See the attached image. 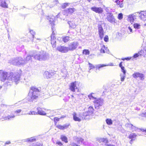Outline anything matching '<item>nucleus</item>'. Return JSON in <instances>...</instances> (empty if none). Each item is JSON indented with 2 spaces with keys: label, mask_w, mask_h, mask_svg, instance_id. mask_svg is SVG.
Segmentation results:
<instances>
[{
  "label": "nucleus",
  "mask_w": 146,
  "mask_h": 146,
  "mask_svg": "<svg viewBox=\"0 0 146 146\" xmlns=\"http://www.w3.org/2000/svg\"><path fill=\"white\" fill-rule=\"evenodd\" d=\"M40 90L35 86H32L31 87L28 96L30 98V101H33L37 100L40 95Z\"/></svg>",
  "instance_id": "1"
},
{
  "label": "nucleus",
  "mask_w": 146,
  "mask_h": 146,
  "mask_svg": "<svg viewBox=\"0 0 146 146\" xmlns=\"http://www.w3.org/2000/svg\"><path fill=\"white\" fill-rule=\"evenodd\" d=\"M50 24L52 26V33L51 36V43L52 44L53 48H55L56 47V38L54 37L55 33H54V21L53 19L52 20H50L49 21Z\"/></svg>",
  "instance_id": "2"
},
{
  "label": "nucleus",
  "mask_w": 146,
  "mask_h": 146,
  "mask_svg": "<svg viewBox=\"0 0 146 146\" xmlns=\"http://www.w3.org/2000/svg\"><path fill=\"white\" fill-rule=\"evenodd\" d=\"M80 83L77 81H74L70 83L69 86V89L70 90L73 92H74L75 91L76 89H78L79 90L78 88V87L79 86Z\"/></svg>",
  "instance_id": "3"
},
{
  "label": "nucleus",
  "mask_w": 146,
  "mask_h": 146,
  "mask_svg": "<svg viewBox=\"0 0 146 146\" xmlns=\"http://www.w3.org/2000/svg\"><path fill=\"white\" fill-rule=\"evenodd\" d=\"M94 109L93 108L92 106H90L88 109L87 111L84 113L83 114V117H82L83 119H88L86 117L87 116H90V115L92 114L94 112Z\"/></svg>",
  "instance_id": "4"
},
{
  "label": "nucleus",
  "mask_w": 146,
  "mask_h": 146,
  "mask_svg": "<svg viewBox=\"0 0 146 146\" xmlns=\"http://www.w3.org/2000/svg\"><path fill=\"white\" fill-rule=\"evenodd\" d=\"M8 73L0 70V79L1 81L4 82L7 79Z\"/></svg>",
  "instance_id": "5"
},
{
  "label": "nucleus",
  "mask_w": 146,
  "mask_h": 146,
  "mask_svg": "<svg viewBox=\"0 0 146 146\" xmlns=\"http://www.w3.org/2000/svg\"><path fill=\"white\" fill-rule=\"evenodd\" d=\"M98 28L99 36L100 39L102 40L104 38V31L102 25L99 24L98 25Z\"/></svg>",
  "instance_id": "6"
},
{
  "label": "nucleus",
  "mask_w": 146,
  "mask_h": 146,
  "mask_svg": "<svg viewBox=\"0 0 146 146\" xmlns=\"http://www.w3.org/2000/svg\"><path fill=\"white\" fill-rule=\"evenodd\" d=\"M78 45V43L77 42H73L71 43L68 47V51H72L76 49Z\"/></svg>",
  "instance_id": "7"
},
{
  "label": "nucleus",
  "mask_w": 146,
  "mask_h": 146,
  "mask_svg": "<svg viewBox=\"0 0 146 146\" xmlns=\"http://www.w3.org/2000/svg\"><path fill=\"white\" fill-rule=\"evenodd\" d=\"M138 135L139 136L141 135L137 134L136 135L135 133H131L129 135V137L130 140L129 141V143L131 144L133 143V142L136 139V137Z\"/></svg>",
  "instance_id": "8"
},
{
  "label": "nucleus",
  "mask_w": 146,
  "mask_h": 146,
  "mask_svg": "<svg viewBox=\"0 0 146 146\" xmlns=\"http://www.w3.org/2000/svg\"><path fill=\"white\" fill-rule=\"evenodd\" d=\"M95 108L99 107L102 106L103 104V100L101 98H99L94 101Z\"/></svg>",
  "instance_id": "9"
},
{
  "label": "nucleus",
  "mask_w": 146,
  "mask_h": 146,
  "mask_svg": "<svg viewBox=\"0 0 146 146\" xmlns=\"http://www.w3.org/2000/svg\"><path fill=\"white\" fill-rule=\"evenodd\" d=\"M91 9L96 13L101 14L103 12V9L101 7H93L91 8Z\"/></svg>",
  "instance_id": "10"
},
{
  "label": "nucleus",
  "mask_w": 146,
  "mask_h": 146,
  "mask_svg": "<svg viewBox=\"0 0 146 146\" xmlns=\"http://www.w3.org/2000/svg\"><path fill=\"white\" fill-rule=\"evenodd\" d=\"M133 77L135 78H139L141 80H143L144 79V75L139 72H136L134 73L133 74Z\"/></svg>",
  "instance_id": "11"
},
{
  "label": "nucleus",
  "mask_w": 146,
  "mask_h": 146,
  "mask_svg": "<svg viewBox=\"0 0 146 146\" xmlns=\"http://www.w3.org/2000/svg\"><path fill=\"white\" fill-rule=\"evenodd\" d=\"M57 49L62 53H66L68 51V48L64 46H60L57 47Z\"/></svg>",
  "instance_id": "12"
},
{
  "label": "nucleus",
  "mask_w": 146,
  "mask_h": 146,
  "mask_svg": "<svg viewBox=\"0 0 146 146\" xmlns=\"http://www.w3.org/2000/svg\"><path fill=\"white\" fill-rule=\"evenodd\" d=\"M54 73L52 70L46 71L44 73V76L47 78H51L54 75Z\"/></svg>",
  "instance_id": "13"
},
{
  "label": "nucleus",
  "mask_w": 146,
  "mask_h": 146,
  "mask_svg": "<svg viewBox=\"0 0 146 146\" xmlns=\"http://www.w3.org/2000/svg\"><path fill=\"white\" fill-rule=\"evenodd\" d=\"M107 20L110 23H115V19L113 15L111 13H109L107 17Z\"/></svg>",
  "instance_id": "14"
},
{
  "label": "nucleus",
  "mask_w": 146,
  "mask_h": 146,
  "mask_svg": "<svg viewBox=\"0 0 146 146\" xmlns=\"http://www.w3.org/2000/svg\"><path fill=\"white\" fill-rule=\"evenodd\" d=\"M135 15L136 13H135L128 15V20H129L131 24H132L135 19Z\"/></svg>",
  "instance_id": "15"
},
{
  "label": "nucleus",
  "mask_w": 146,
  "mask_h": 146,
  "mask_svg": "<svg viewBox=\"0 0 146 146\" xmlns=\"http://www.w3.org/2000/svg\"><path fill=\"white\" fill-rule=\"evenodd\" d=\"M6 1V0H0V6L4 8H8V5Z\"/></svg>",
  "instance_id": "16"
},
{
  "label": "nucleus",
  "mask_w": 146,
  "mask_h": 146,
  "mask_svg": "<svg viewBox=\"0 0 146 146\" xmlns=\"http://www.w3.org/2000/svg\"><path fill=\"white\" fill-rule=\"evenodd\" d=\"M37 113L38 114L40 115H46V113L45 111V109L44 108H37Z\"/></svg>",
  "instance_id": "17"
},
{
  "label": "nucleus",
  "mask_w": 146,
  "mask_h": 146,
  "mask_svg": "<svg viewBox=\"0 0 146 146\" xmlns=\"http://www.w3.org/2000/svg\"><path fill=\"white\" fill-rule=\"evenodd\" d=\"M140 15L139 16L141 20H146V11H142L139 13Z\"/></svg>",
  "instance_id": "18"
},
{
  "label": "nucleus",
  "mask_w": 146,
  "mask_h": 146,
  "mask_svg": "<svg viewBox=\"0 0 146 146\" xmlns=\"http://www.w3.org/2000/svg\"><path fill=\"white\" fill-rule=\"evenodd\" d=\"M128 128L130 131L133 132L135 131L137 129L139 130L140 129H139L135 126L133 125L131 123H128Z\"/></svg>",
  "instance_id": "19"
},
{
  "label": "nucleus",
  "mask_w": 146,
  "mask_h": 146,
  "mask_svg": "<svg viewBox=\"0 0 146 146\" xmlns=\"http://www.w3.org/2000/svg\"><path fill=\"white\" fill-rule=\"evenodd\" d=\"M70 124H65L64 125H58L56 126V127L58 128V129L60 130H63L66 129L69 126Z\"/></svg>",
  "instance_id": "20"
},
{
  "label": "nucleus",
  "mask_w": 146,
  "mask_h": 146,
  "mask_svg": "<svg viewBox=\"0 0 146 146\" xmlns=\"http://www.w3.org/2000/svg\"><path fill=\"white\" fill-rule=\"evenodd\" d=\"M72 115L73 119L74 121L78 122H80L81 121V119L78 116L76 113L75 112H74Z\"/></svg>",
  "instance_id": "21"
},
{
  "label": "nucleus",
  "mask_w": 146,
  "mask_h": 146,
  "mask_svg": "<svg viewBox=\"0 0 146 146\" xmlns=\"http://www.w3.org/2000/svg\"><path fill=\"white\" fill-rule=\"evenodd\" d=\"M109 65H106V64H100V65H97L96 66L95 68H96V72H97L98 70H100V68L102 67H104V66H108Z\"/></svg>",
  "instance_id": "22"
},
{
  "label": "nucleus",
  "mask_w": 146,
  "mask_h": 146,
  "mask_svg": "<svg viewBox=\"0 0 146 146\" xmlns=\"http://www.w3.org/2000/svg\"><path fill=\"white\" fill-rule=\"evenodd\" d=\"M20 75L19 74H18L13 77V79H12L13 80V81H14L17 83V82L20 80Z\"/></svg>",
  "instance_id": "23"
},
{
  "label": "nucleus",
  "mask_w": 146,
  "mask_h": 146,
  "mask_svg": "<svg viewBox=\"0 0 146 146\" xmlns=\"http://www.w3.org/2000/svg\"><path fill=\"white\" fill-rule=\"evenodd\" d=\"M123 0H116L115 2L117 3V5H119L120 8H122L123 6Z\"/></svg>",
  "instance_id": "24"
},
{
  "label": "nucleus",
  "mask_w": 146,
  "mask_h": 146,
  "mask_svg": "<svg viewBox=\"0 0 146 146\" xmlns=\"http://www.w3.org/2000/svg\"><path fill=\"white\" fill-rule=\"evenodd\" d=\"M75 141L78 144H80L83 142L84 139L81 137H77L76 138Z\"/></svg>",
  "instance_id": "25"
},
{
  "label": "nucleus",
  "mask_w": 146,
  "mask_h": 146,
  "mask_svg": "<svg viewBox=\"0 0 146 146\" xmlns=\"http://www.w3.org/2000/svg\"><path fill=\"white\" fill-rule=\"evenodd\" d=\"M60 139L62 141L64 142L65 143H67L68 142V138L65 136L61 135Z\"/></svg>",
  "instance_id": "26"
},
{
  "label": "nucleus",
  "mask_w": 146,
  "mask_h": 146,
  "mask_svg": "<svg viewBox=\"0 0 146 146\" xmlns=\"http://www.w3.org/2000/svg\"><path fill=\"white\" fill-rule=\"evenodd\" d=\"M139 56V55L138 53H135L134 55L132 57H128V60H135V58L138 57Z\"/></svg>",
  "instance_id": "27"
},
{
  "label": "nucleus",
  "mask_w": 146,
  "mask_h": 146,
  "mask_svg": "<svg viewBox=\"0 0 146 146\" xmlns=\"http://www.w3.org/2000/svg\"><path fill=\"white\" fill-rule=\"evenodd\" d=\"M68 24L70 27L71 28H74L76 27V25H75L74 22L73 21H69L68 22Z\"/></svg>",
  "instance_id": "28"
},
{
  "label": "nucleus",
  "mask_w": 146,
  "mask_h": 146,
  "mask_svg": "<svg viewBox=\"0 0 146 146\" xmlns=\"http://www.w3.org/2000/svg\"><path fill=\"white\" fill-rule=\"evenodd\" d=\"M99 141L100 143H107L108 141V139L106 138H102L100 139L99 140Z\"/></svg>",
  "instance_id": "29"
},
{
  "label": "nucleus",
  "mask_w": 146,
  "mask_h": 146,
  "mask_svg": "<svg viewBox=\"0 0 146 146\" xmlns=\"http://www.w3.org/2000/svg\"><path fill=\"white\" fill-rule=\"evenodd\" d=\"M36 56L37 58V60H44L45 58V56H42L41 55H36Z\"/></svg>",
  "instance_id": "30"
},
{
  "label": "nucleus",
  "mask_w": 146,
  "mask_h": 146,
  "mask_svg": "<svg viewBox=\"0 0 146 146\" xmlns=\"http://www.w3.org/2000/svg\"><path fill=\"white\" fill-rule=\"evenodd\" d=\"M122 62H120L119 64V66L121 68V71L123 72V74H125L126 73V71L124 69V67L122 66Z\"/></svg>",
  "instance_id": "31"
},
{
  "label": "nucleus",
  "mask_w": 146,
  "mask_h": 146,
  "mask_svg": "<svg viewBox=\"0 0 146 146\" xmlns=\"http://www.w3.org/2000/svg\"><path fill=\"white\" fill-rule=\"evenodd\" d=\"M75 11L74 8H69L67 9V12L68 14H71L73 13Z\"/></svg>",
  "instance_id": "32"
},
{
  "label": "nucleus",
  "mask_w": 146,
  "mask_h": 146,
  "mask_svg": "<svg viewBox=\"0 0 146 146\" xmlns=\"http://www.w3.org/2000/svg\"><path fill=\"white\" fill-rule=\"evenodd\" d=\"M15 115H8L7 116L5 117V120H9L12 118H14L15 117Z\"/></svg>",
  "instance_id": "33"
},
{
  "label": "nucleus",
  "mask_w": 146,
  "mask_h": 146,
  "mask_svg": "<svg viewBox=\"0 0 146 146\" xmlns=\"http://www.w3.org/2000/svg\"><path fill=\"white\" fill-rule=\"evenodd\" d=\"M106 123L108 125H110L112 124L113 122L112 120L110 119H107L106 120Z\"/></svg>",
  "instance_id": "34"
},
{
  "label": "nucleus",
  "mask_w": 146,
  "mask_h": 146,
  "mask_svg": "<svg viewBox=\"0 0 146 146\" xmlns=\"http://www.w3.org/2000/svg\"><path fill=\"white\" fill-rule=\"evenodd\" d=\"M70 40V37L68 36H66L63 38V40L64 42H67Z\"/></svg>",
  "instance_id": "35"
},
{
  "label": "nucleus",
  "mask_w": 146,
  "mask_h": 146,
  "mask_svg": "<svg viewBox=\"0 0 146 146\" xmlns=\"http://www.w3.org/2000/svg\"><path fill=\"white\" fill-rule=\"evenodd\" d=\"M106 48H107L105 47V45H103L100 49V52L102 53H105V50Z\"/></svg>",
  "instance_id": "36"
},
{
  "label": "nucleus",
  "mask_w": 146,
  "mask_h": 146,
  "mask_svg": "<svg viewBox=\"0 0 146 146\" xmlns=\"http://www.w3.org/2000/svg\"><path fill=\"white\" fill-rule=\"evenodd\" d=\"M133 27L135 29H138L140 28V25L139 24L135 23L133 24Z\"/></svg>",
  "instance_id": "37"
},
{
  "label": "nucleus",
  "mask_w": 146,
  "mask_h": 146,
  "mask_svg": "<svg viewBox=\"0 0 146 146\" xmlns=\"http://www.w3.org/2000/svg\"><path fill=\"white\" fill-rule=\"evenodd\" d=\"M83 54L86 55H88L90 54V51L88 50L84 49L83 51Z\"/></svg>",
  "instance_id": "38"
},
{
  "label": "nucleus",
  "mask_w": 146,
  "mask_h": 146,
  "mask_svg": "<svg viewBox=\"0 0 146 146\" xmlns=\"http://www.w3.org/2000/svg\"><path fill=\"white\" fill-rule=\"evenodd\" d=\"M36 141V139L35 138H31L28 139L27 140V141L28 143H31L35 141Z\"/></svg>",
  "instance_id": "39"
},
{
  "label": "nucleus",
  "mask_w": 146,
  "mask_h": 146,
  "mask_svg": "<svg viewBox=\"0 0 146 146\" xmlns=\"http://www.w3.org/2000/svg\"><path fill=\"white\" fill-rule=\"evenodd\" d=\"M60 119V118L57 117H55L54 118L53 120L55 125L57 124V122L59 121Z\"/></svg>",
  "instance_id": "40"
},
{
  "label": "nucleus",
  "mask_w": 146,
  "mask_h": 146,
  "mask_svg": "<svg viewBox=\"0 0 146 146\" xmlns=\"http://www.w3.org/2000/svg\"><path fill=\"white\" fill-rule=\"evenodd\" d=\"M88 64L89 65V68H90V70L93 69L95 67L92 64L90 63H88Z\"/></svg>",
  "instance_id": "41"
},
{
  "label": "nucleus",
  "mask_w": 146,
  "mask_h": 146,
  "mask_svg": "<svg viewBox=\"0 0 146 146\" xmlns=\"http://www.w3.org/2000/svg\"><path fill=\"white\" fill-rule=\"evenodd\" d=\"M104 41L105 42H108L109 41V37L107 35L105 36V37L104 38Z\"/></svg>",
  "instance_id": "42"
},
{
  "label": "nucleus",
  "mask_w": 146,
  "mask_h": 146,
  "mask_svg": "<svg viewBox=\"0 0 146 146\" xmlns=\"http://www.w3.org/2000/svg\"><path fill=\"white\" fill-rule=\"evenodd\" d=\"M88 97L90 100H94L96 99V98L92 96V94H91L88 96Z\"/></svg>",
  "instance_id": "43"
},
{
  "label": "nucleus",
  "mask_w": 146,
  "mask_h": 146,
  "mask_svg": "<svg viewBox=\"0 0 146 146\" xmlns=\"http://www.w3.org/2000/svg\"><path fill=\"white\" fill-rule=\"evenodd\" d=\"M56 144L57 145V146H62L63 145V143L60 141H57L56 142Z\"/></svg>",
  "instance_id": "44"
},
{
  "label": "nucleus",
  "mask_w": 146,
  "mask_h": 146,
  "mask_svg": "<svg viewBox=\"0 0 146 146\" xmlns=\"http://www.w3.org/2000/svg\"><path fill=\"white\" fill-rule=\"evenodd\" d=\"M118 19L119 20H121L123 18V15L122 13H119L117 16Z\"/></svg>",
  "instance_id": "45"
},
{
  "label": "nucleus",
  "mask_w": 146,
  "mask_h": 146,
  "mask_svg": "<svg viewBox=\"0 0 146 146\" xmlns=\"http://www.w3.org/2000/svg\"><path fill=\"white\" fill-rule=\"evenodd\" d=\"M32 56L29 55L27 56L26 58V60L27 61H29L30 60H31Z\"/></svg>",
  "instance_id": "46"
},
{
  "label": "nucleus",
  "mask_w": 146,
  "mask_h": 146,
  "mask_svg": "<svg viewBox=\"0 0 146 146\" xmlns=\"http://www.w3.org/2000/svg\"><path fill=\"white\" fill-rule=\"evenodd\" d=\"M68 3H64L62 6V8L63 9H64L68 5Z\"/></svg>",
  "instance_id": "47"
},
{
  "label": "nucleus",
  "mask_w": 146,
  "mask_h": 146,
  "mask_svg": "<svg viewBox=\"0 0 146 146\" xmlns=\"http://www.w3.org/2000/svg\"><path fill=\"white\" fill-rule=\"evenodd\" d=\"M143 53H144V51L143 50H141L138 53L139 54V55L141 56Z\"/></svg>",
  "instance_id": "48"
},
{
  "label": "nucleus",
  "mask_w": 146,
  "mask_h": 146,
  "mask_svg": "<svg viewBox=\"0 0 146 146\" xmlns=\"http://www.w3.org/2000/svg\"><path fill=\"white\" fill-rule=\"evenodd\" d=\"M21 111V110L20 109L17 110H16L15 112L16 113H20Z\"/></svg>",
  "instance_id": "49"
},
{
  "label": "nucleus",
  "mask_w": 146,
  "mask_h": 146,
  "mask_svg": "<svg viewBox=\"0 0 146 146\" xmlns=\"http://www.w3.org/2000/svg\"><path fill=\"white\" fill-rule=\"evenodd\" d=\"M36 113V112L33 111H30L29 113V114H35Z\"/></svg>",
  "instance_id": "50"
},
{
  "label": "nucleus",
  "mask_w": 146,
  "mask_h": 146,
  "mask_svg": "<svg viewBox=\"0 0 146 146\" xmlns=\"http://www.w3.org/2000/svg\"><path fill=\"white\" fill-rule=\"evenodd\" d=\"M142 116L146 117V112L145 113H143L141 114Z\"/></svg>",
  "instance_id": "51"
},
{
  "label": "nucleus",
  "mask_w": 146,
  "mask_h": 146,
  "mask_svg": "<svg viewBox=\"0 0 146 146\" xmlns=\"http://www.w3.org/2000/svg\"><path fill=\"white\" fill-rule=\"evenodd\" d=\"M139 130H140V131H142V132H145L146 133V129H139Z\"/></svg>",
  "instance_id": "52"
},
{
  "label": "nucleus",
  "mask_w": 146,
  "mask_h": 146,
  "mask_svg": "<svg viewBox=\"0 0 146 146\" xmlns=\"http://www.w3.org/2000/svg\"><path fill=\"white\" fill-rule=\"evenodd\" d=\"M125 78V76H123L121 78V80L122 81H123Z\"/></svg>",
  "instance_id": "53"
},
{
  "label": "nucleus",
  "mask_w": 146,
  "mask_h": 146,
  "mask_svg": "<svg viewBox=\"0 0 146 146\" xmlns=\"http://www.w3.org/2000/svg\"><path fill=\"white\" fill-rule=\"evenodd\" d=\"M128 29L129 30V31L131 32H132V29L130 27H128Z\"/></svg>",
  "instance_id": "54"
},
{
  "label": "nucleus",
  "mask_w": 146,
  "mask_h": 146,
  "mask_svg": "<svg viewBox=\"0 0 146 146\" xmlns=\"http://www.w3.org/2000/svg\"><path fill=\"white\" fill-rule=\"evenodd\" d=\"M10 143V141L6 142L5 143V144H9Z\"/></svg>",
  "instance_id": "55"
},
{
  "label": "nucleus",
  "mask_w": 146,
  "mask_h": 146,
  "mask_svg": "<svg viewBox=\"0 0 146 146\" xmlns=\"http://www.w3.org/2000/svg\"><path fill=\"white\" fill-rule=\"evenodd\" d=\"M135 110H140V109L139 108H138L137 107H136L135 108Z\"/></svg>",
  "instance_id": "56"
},
{
  "label": "nucleus",
  "mask_w": 146,
  "mask_h": 146,
  "mask_svg": "<svg viewBox=\"0 0 146 146\" xmlns=\"http://www.w3.org/2000/svg\"><path fill=\"white\" fill-rule=\"evenodd\" d=\"M108 65H109L108 66H113V63H111L110 64V65H109V64H108Z\"/></svg>",
  "instance_id": "57"
},
{
  "label": "nucleus",
  "mask_w": 146,
  "mask_h": 146,
  "mask_svg": "<svg viewBox=\"0 0 146 146\" xmlns=\"http://www.w3.org/2000/svg\"><path fill=\"white\" fill-rule=\"evenodd\" d=\"M144 50L146 52V46L144 48Z\"/></svg>",
  "instance_id": "58"
},
{
  "label": "nucleus",
  "mask_w": 146,
  "mask_h": 146,
  "mask_svg": "<svg viewBox=\"0 0 146 146\" xmlns=\"http://www.w3.org/2000/svg\"><path fill=\"white\" fill-rule=\"evenodd\" d=\"M107 146H114L110 144V145H107Z\"/></svg>",
  "instance_id": "59"
},
{
  "label": "nucleus",
  "mask_w": 146,
  "mask_h": 146,
  "mask_svg": "<svg viewBox=\"0 0 146 146\" xmlns=\"http://www.w3.org/2000/svg\"><path fill=\"white\" fill-rule=\"evenodd\" d=\"M125 59H126V60H128V58H125V59H122V60H124Z\"/></svg>",
  "instance_id": "60"
},
{
  "label": "nucleus",
  "mask_w": 146,
  "mask_h": 146,
  "mask_svg": "<svg viewBox=\"0 0 146 146\" xmlns=\"http://www.w3.org/2000/svg\"><path fill=\"white\" fill-rule=\"evenodd\" d=\"M71 96L72 98V99H73V98H74V96L73 95H71Z\"/></svg>",
  "instance_id": "61"
},
{
  "label": "nucleus",
  "mask_w": 146,
  "mask_h": 146,
  "mask_svg": "<svg viewBox=\"0 0 146 146\" xmlns=\"http://www.w3.org/2000/svg\"><path fill=\"white\" fill-rule=\"evenodd\" d=\"M87 0L89 2H90V1H91V0Z\"/></svg>",
  "instance_id": "62"
},
{
  "label": "nucleus",
  "mask_w": 146,
  "mask_h": 146,
  "mask_svg": "<svg viewBox=\"0 0 146 146\" xmlns=\"http://www.w3.org/2000/svg\"><path fill=\"white\" fill-rule=\"evenodd\" d=\"M144 26H146V24H144Z\"/></svg>",
  "instance_id": "63"
},
{
  "label": "nucleus",
  "mask_w": 146,
  "mask_h": 146,
  "mask_svg": "<svg viewBox=\"0 0 146 146\" xmlns=\"http://www.w3.org/2000/svg\"><path fill=\"white\" fill-rule=\"evenodd\" d=\"M31 31L33 32V31H30V32H31Z\"/></svg>",
  "instance_id": "64"
}]
</instances>
